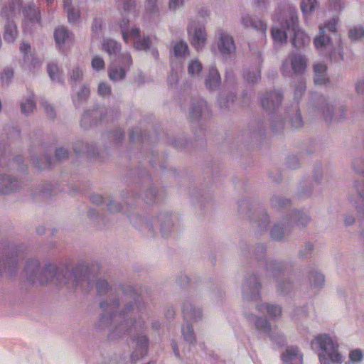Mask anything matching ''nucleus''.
I'll return each mask as SVG.
<instances>
[{"label":"nucleus","instance_id":"f257e3e1","mask_svg":"<svg viewBox=\"0 0 364 364\" xmlns=\"http://www.w3.org/2000/svg\"><path fill=\"white\" fill-rule=\"evenodd\" d=\"M119 292L122 294L120 299L100 303L102 314L97 325L100 328L109 327L112 338L129 336L134 348L131 358L134 361L146 354L149 345L142 313L144 305L132 287L122 288L118 290V294Z\"/></svg>","mask_w":364,"mask_h":364},{"label":"nucleus","instance_id":"f03ea898","mask_svg":"<svg viewBox=\"0 0 364 364\" xmlns=\"http://www.w3.org/2000/svg\"><path fill=\"white\" fill-rule=\"evenodd\" d=\"M39 262L36 259L27 261L24 272L28 282L31 284L39 283L43 284L48 282H55L58 284H65L68 288L75 289H80L84 291H89L95 284L97 293L102 296L109 292L112 294V289L107 280L97 279V277L88 273L87 269L82 265L77 266L73 271L69 272L67 267L60 269L53 264L46 265L44 269L39 272Z\"/></svg>","mask_w":364,"mask_h":364},{"label":"nucleus","instance_id":"7ed1b4c3","mask_svg":"<svg viewBox=\"0 0 364 364\" xmlns=\"http://www.w3.org/2000/svg\"><path fill=\"white\" fill-rule=\"evenodd\" d=\"M274 25L272 28V36L275 44L287 42V35L293 36L291 43L296 48H301L310 43L309 36L298 26L297 12L294 6H289L279 15L274 16Z\"/></svg>","mask_w":364,"mask_h":364},{"label":"nucleus","instance_id":"20e7f679","mask_svg":"<svg viewBox=\"0 0 364 364\" xmlns=\"http://www.w3.org/2000/svg\"><path fill=\"white\" fill-rule=\"evenodd\" d=\"M338 21V18L334 17L324 26H320L319 34L314 41L319 54L335 62L343 59L341 40L336 33Z\"/></svg>","mask_w":364,"mask_h":364},{"label":"nucleus","instance_id":"39448f33","mask_svg":"<svg viewBox=\"0 0 364 364\" xmlns=\"http://www.w3.org/2000/svg\"><path fill=\"white\" fill-rule=\"evenodd\" d=\"M311 348L318 350L321 364H342L345 357L339 352L337 338L326 333L316 336L311 342Z\"/></svg>","mask_w":364,"mask_h":364},{"label":"nucleus","instance_id":"423d86ee","mask_svg":"<svg viewBox=\"0 0 364 364\" xmlns=\"http://www.w3.org/2000/svg\"><path fill=\"white\" fill-rule=\"evenodd\" d=\"M182 313L184 319L187 321V323L182 326V336L187 343L193 344L196 342V336L192 324L188 322H196L201 318V309L194 304L191 300L186 299L182 305Z\"/></svg>","mask_w":364,"mask_h":364},{"label":"nucleus","instance_id":"0eeeda50","mask_svg":"<svg viewBox=\"0 0 364 364\" xmlns=\"http://www.w3.org/2000/svg\"><path fill=\"white\" fill-rule=\"evenodd\" d=\"M266 274L268 277H272L277 282V289L279 294H286L293 288L291 282L284 277V268L285 264L274 260L265 262Z\"/></svg>","mask_w":364,"mask_h":364},{"label":"nucleus","instance_id":"6e6552de","mask_svg":"<svg viewBox=\"0 0 364 364\" xmlns=\"http://www.w3.org/2000/svg\"><path fill=\"white\" fill-rule=\"evenodd\" d=\"M119 27L121 30L124 41L127 43L129 38H133L134 48L138 50H146L151 44L149 37L140 36V28L136 26H132L129 28V20L127 18H123L119 23Z\"/></svg>","mask_w":364,"mask_h":364},{"label":"nucleus","instance_id":"1a4fd4ad","mask_svg":"<svg viewBox=\"0 0 364 364\" xmlns=\"http://www.w3.org/2000/svg\"><path fill=\"white\" fill-rule=\"evenodd\" d=\"M309 221V217L301 211H294L290 218L287 219V225L284 227V224H276L270 231L271 237L274 240H282L286 232L289 230V226L295 223L298 226H305Z\"/></svg>","mask_w":364,"mask_h":364},{"label":"nucleus","instance_id":"9d476101","mask_svg":"<svg viewBox=\"0 0 364 364\" xmlns=\"http://www.w3.org/2000/svg\"><path fill=\"white\" fill-rule=\"evenodd\" d=\"M307 58L298 53H291L282 63L281 70L284 76L291 77L293 74H303L307 67Z\"/></svg>","mask_w":364,"mask_h":364},{"label":"nucleus","instance_id":"9b49d317","mask_svg":"<svg viewBox=\"0 0 364 364\" xmlns=\"http://www.w3.org/2000/svg\"><path fill=\"white\" fill-rule=\"evenodd\" d=\"M314 112H316V116L322 117L324 120L327 122H331L333 121H339L345 117V109L343 107L339 108L338 112L340 113L339 116H337L334 113V107L333 105H330L326 99L323 97H320L318 99L317 102L313 106Z\"/></svg>","mask_w":364,"mask_h":364},{"label":"nucleus","instance_id":"f8f14e48","mask_svg":"<svg viewBox=\"0 0 364 364\" xmlns=\"http://www.w3.org/2000/svg\"><path fill=\"white\" fill-rule=\"evenodd\" d=\"M250 318H255V326L256 329L265 336L269 337L271 341L276 343L278 345H282L284 343V338L283 334L272 328L270 323L264 318L258 317L251 315H247Z\"/></svg>","mask_w":364,"mask_h":364},{"label":"nucleus","instance_id":"ddd939ff","mask_svg":"<svg viewBox=\"0 0 364 364\" xmlns=\"http://www.w3.org/2000/svg\"><path fill=\"white\" fill-rule=\"evenodd\" d=\"M120 65L112 63L109 69V77L112 81L123 80L126 76V72L132 65V59L130 53H125L120 55L119 58Z\"/></svg>","mask_w":364,"mask_h":364},{"label":"nucleus","instance_id":"4468645a","mask_svg":"<svg viewBox=\"0 0 364 364\" xmlns=\"http://www.w3.org/2000/svg\"><path fill=\"white\" fill-rule=\"evenodd\" d=\"M261 284L255 274H248L242 284V298L245 301H256L260 298Z\"/></svg>","mask_w":364,"mask_h":364},{"label":"nucleus","instance_id":"2eb2a0df","mask_svg":"<svg viewBox=\"0 0 364 364\" xmlns=\"http://www.w3.org/2000/svg\"><path fill=\"white\" fill-rule=\"evenodd\" d=\"M21 0H11L9 6L10 13L8 14V21L4 26V39L8 43H12L15 41L18 36L16 25L11 18L16 14V11L20 10Z\"/></svg>","mask_w":364,"mask_h":364},{"label":"nucleus","instance_id":"dca6fc26","mask_svg":"<svg viewBox=\"0 0 364 364\" xmlns=\"http://www.w3.org/2000/svg\"><path fill=\"white\" fill-rule=\"evenodd\" d=\"M218 48L223 57L227 58L234 55L236 46L233 37L226 31L220 30L218 33Z\"/></svg>","mask_w":364,"mask_h":364},{"label":"nucleus","instance_id":"f3484780","mask_svg":"<svg viewBox=\"0 0 364 364\" xmlns=\"http://www.w3.org/2000/svg\"><path fill=\"white\" fill-rule=\"evenodd\" d=\"M283 99L280 91L274 90L267 92L261 97V104L263 109L269 114H276Z\"/></svg>","mask_w":364,"mask_h":364},{"label":"nucleus","instance_id":"a211bd4d","mask_svg":"<svg viewBox=\"0 0 364 364\" xmlns=\"http://www.w3.org/2000/svg\"><path fill=\"white\" fill-rule=\"evenodd\" d=\"M3 245L1 244V246ZM4 251L1 249V272L8 270L11 274L17 270L19 251L16 247H9L8 254L4 257Z\"/></svg>","mask_w":364,"mask_h":364},{"label":"nucleus","instance_id":"6ab92c4d","mask_svg":"<svg viewBox=\"0 0 364 364\" xmlns=\"http://www.w3.org/2000/svg\"><path fill=\"white\" fill-rule=\"evenodd\" d=\"M188 33L192 46L197 50H202L206 42V33L203 26H196L191 24L188 27Z\"/></svg>","mask_w":364,"mask_h":364},{"label":"nucleus","instance_id":"aec40b11","mask_svg":"<svg viewBox=\"0 0 364 364\" xmlns=\"http://www.w3.org/2000/svg\"><path fill=\"white\" fill-rule=\"evenodd\" d=\"M250 50L252 54L255 55L256 64L249 69H246L244 71V78L249 82H255L260 78V65L262 62L261 57V53L259 50H255V49L250 45Z\"/></svg>","mask_w":364,"mask_h":364},{"label":"nucleus","instance_id":"412c9836","mask_svg":"<svg viewBox=\"0 0 364 364\" xmlns=\"http://www.w3.org/2000/svg\"><path fill=\"white\" fill-rule=\"evenodd\" d=\"M354 187L357 192L356 197L358 200H355L353 196H350L349 201L356 208L359 215H361L364 220V184H360L356 181L354 184ZM361 234L364 239V230L362 231Z\"/></svg>","mask_w":364,"mask_h":364},{"label":"nucleus","instance_id":"4be33fe9","mask_svg":"<svg viewBox=\"0 0 364 364\" xmlns=\"http://www.w3.org/2000/svg\"><path fill=\"white\" fill-rule=\"evenodd\" d=\"M54 38L57 46L60 49H63L66 44L73 42L74 35L65 26H60L54 31Z\"/></svg>","mask_w":364,"mask_h":364},{"label":"nucleus","instance_id":"5701e85b","mask_svg":"<svg viewBox=\"0 0 364 364\" xmlns=\"http://www.w3.org/2000/svg\"><path fill=\"white\" fill-rule=\"evenodd\" d=\"M282 360L284 364H302L303 357L297 347L289 346L282 354Z\"/></svg>","mask_w":364,"mask_h":364},{"label":"nucleus","instance_id":"b1692460","mask_svg":"<svg viewBox=\"0 0 364 364\" xmlns=\"http://www.w3.org/2000/svg\"><path fill=\"white\" fill-rule=\"evenodd\" d=\"M25 26H33L41 21V14L39 10L34 6H28L23 11Z\"/></svg>","mask_w":364,"mask_h":364},{"label":"nucleus","instance_id":"393cba45","mask_svg":"<svg viewBox=\"0 0 364 364\" xmlns=\"http://www.w3.org/2000/svg\"><path fill=\"white\" fill-rule=\"evenodd\" d=\"M241 23L245 28H252L260 31L263 34L266 33L267 29V26L264 22L261 20L255 19L247 14L242 16Z\"/></svg>","mask_w":364,"mask_h":364},{"label":"nucleus","instance_id":"a878e982","mask_svg":"<svg viewBox=\"0 0 364 364\" xmlns=\"http://www.w3.org/2000/svg\"><path fill=\"white\" fill-rule=\"evenodd\" d=\"M221 82L220 75L215 65L209 68L208 73L205 80L206 87L210 90H216Z\"/></svg>","mask_w":364,"mask_h":364},{"label":"nucleus","instance_id":"bb28decb","mask_svg":"<svg viewBox=\"0 0 364 364\" xmlns=\"http://www.w3.org/2000/svg\"><path fill=\"white\" fill-rule=\"evenodd\" d=\"M63 8L67 14L68 22L77 23L80 22L81 13L78 6L72 5V0H63Z\"/></svg>","mask_w":364,"mask_h":364},{"label":"nucleus","instance_id":"cd10ccee","mask_svg":"<svg viewBox=\"0 0 364 364\" xmlns=\"http://www.w3.org/2000/svg\"><path fill=\"white\" fill-rule=\"evenodd\" d=\"M257 310L262 314H267L271 319H275L282 314V309L279 305L263 303L257 304Z\"/></svg>","mask_w":364,"mask_h":364},{"label":"nucleus","instance_id":"c85d7f7f","mask_svg":"<svg viewBox=\"0 0 364 364\" xmlns=\"http://www.w3.org/2000/svg\"><path fill=\"white\" fill-rule=\"evenodd\" d=\"M208 105L205 101L202 99L193 102L189 112L191 120H198L203 113L208 110Z\"/></svg>","mask_w":364,"mask_h":364},{"label":"nucleus","instance_id":"c756f323","mask_svg":"<svg viewBox=\"0 0 364 364\" xmlns=\"http://www.w3.org/2000/svg\"><path fill=\"white\" fill-rule=\"evenodd\" d=\"M173 50L174 58H173L172 60H173L176 65H178L179 63L181 64V59L186 56L189 52L187 43L183 41H177L173 45Z\"/></svg>","mask_w":364,"mask_h":364},{"label":"nucleus","instance_id":"7c9ffc66","mask_svg":"<svg viewBox=\"0 0 364 364\" xmlns=\"http://www.w3.org/2000/svg\"><path fill=\"white\" fill-rule=\"evenodd\" d=\"M100 114V120L104 119L106 117L101 116V111L99 109L87 110L84 112L81 119V125L84 128H87L88 126L95 123L97 120V117Z\"/></svg>","mask_w":364,"mask_h":364},{"label":"nucleus","instance_id":"2f4dec72","mask_svg":"<svg viewBox=\"0 0 364 364\" xmlns=\"http://www.w3.org/2000/svg\"><path fill=\"white\" fill-rule=\"evenodd\" d=\"M326 65L323 63L314 65V82L316 85H326L328 82V77L326 74Z\"/></svg>","mask_w":364,"mask_h":364},{"label":"nucleus","instance_id":"473e14b6","mask_svg":"<svg viewBox=\"0 0 364 364\" xmlns=\"http://www.w3.org/2000/svg\"><path fill=\"white\" fill-rule=\"evenodd\" d=\"M18 188V181L10 176L1 175V194H8L15 191Z\"/></svg>","mask_w":364,"mask_h":364},{"label":"nucleus","instance_id":"72a5a7b5","mask_svg":"<svg viewBox=\"0 0 364 364\" xmlns=\"http://www.w3.org/2000/svg\"><path fill=\"white\" fill-rule=\"evenodd\" d=\"M102 50L109 56L116 55L121 50V44L112 38H104L102 42Z\"/></svg>","mask_w":364,"mask_h":364},{"label":"nucleus","instance_id":"f704fd0d","mask_svg":"<svg viewBox=\"0 0 364 364\" xmlns=\"http://www.w3.org/2000/svg\"><path fill=\"white\" fill-rule=\"evenodd\" d=\"M35 108L34 94L30 92L21 100V111L25 115H28L33 112Z\"/></svg>","mask_w":364,"mask_h":364},{"label":"nucleus","instance_id":"c9c22d12","mask_svg":"<svg viewBox=\"0 0 364 364\" xmlns=\"http://www.w3.org/2000/svg\"><path fill=\"white\" fill-rule=\"evenodd\" d=\"M287 113L291 125L293 128L298 129L303 126L302 117L297 105H294L291 109L289 110Z\"/></svg>","mask_w":364,"mask_h":364},{"label":"nucleus","instance_id":"e433bc0d","mask_svg":"<svg viewBox=\"0 0 364 364\" xmlns=\"http://www.w3.org/2000/svg\"><path fill=\"white\" fill-rule=\"evenodd\" d=\"M118 10L122 15L133 13L136 15V4L134 0H117Z\"/></svg>","mask_w":364,"mask_h":364},{"label":"nucleus","instance_id":"4c0bfd02","mask_svg":"<svg viewBox=\"0 0 364 364\" xmlns=\"http://www.w3.org/2000/svg\"><path fill=\"white\" fill-rule=\"evenodd\" d=\"M73 149L76 154H87L90 157H92L97 154L96 148L94 145L85 144L82 141L76 142Z\"/></svg>","mask_w":364,"mask_h":364},{"label":"nucleus","instance_id":"58836bf2","mask_svg":"<svg viewBox=\"0 0 364 364\" xmlns=\"http://www.w3.org/2000/svg\"><path fill=\"white\" fill-rule=\"evenodd\" d=\"M92 42L98 41L102 36V20L100 18H94L92 26Z\"/></svg>","mask_w":364,"mask_h":364},{"label":"nucleus","instance_id":"ea45409f","mask_svg":"<svg viewBox=\"0 0 364 364\" xmlns=\"http://www.w3.org/2000/svg\"><path fill=\"white\" fill-rule=\"evenodd\" d=\"M48 75L53 82H63V77L62 73L59 70L56 64L50 63L47 66Z\"/></svg>","mask_w":364,"mask_h":364},{"label":"nucleus","instance_id":"a19ab883","mask_svg":"<svg viewBox=\"0 0 364 364\" xmlns=\"http://www.w3.org/2000/svg\"><path fill=\"white\" fill-rule=\"evenodd\" d=\"M161 226V232L164 237H166L172 227L171 215L168 214L161 215L159 218Z\"/></svg>","mask_w":364,"mask_h":364},{"label":"nucleus","instance_id":"79ce46f5","mask_svg":"<svg viewBox=\"0 0 364 364\" xmlns=\"http://www.w3.org/2000/svg\"><path fill=\"white\" fill-rule=\"evenodd\" d=\"M90 95V88L87 86H82L77 95L73 97V103L76 107H79L80 105L85 102Z\"/></svg>","mask_w":364,"mask_h":364},{"label":"nucleus","instance_id":"37998d69","mask_svg":"<svg viewBox=\"0 0 364 364\" xmlns=\"http://www.w3.org/2000/svg\"><path fill=\"white\" fill-rule=\"evenodd\" d=\"M181 70L182 65L181 63L176 65L173 60H171V73L168 77V83L171 87H173L178 83V73Z\"/></svg>","mask_w":364,"mask_h":364},{"label":"nucleus","instance_id":"c03bdc74","mask_svg":"<svg viewBox=\"0 0 364 364\" xmlns=\"http://www.w3.org/2000/svg\"><path fill=\"white\" fill-rule=\"evenodd\" d=\"M309 280L313 288L318 289L323 286L325 277L321 273L314 271L310 274Z\"/></svg>","mask_w":364,"mask_h":364},{"label":"nucleus","instance_id":"a18cd8bd","mask_svg":"<svg viewBox=\"0 0 364 364\" xmlns=\"http://www.w3.org/2000/svg\"><path fill=\"white\" fill-rule=\"evenodd\" d=\"M203 70V65L198 59L191 60L188 65V73L191 77H199Z\"/></svg>","mask_w":364,"mask_h":364},{"label":"nucleus","instance_id":"49530a36","mask_svg":"<svg viewBox=\"0 0 364 364\" xmlns=\"http://www.w3.org/2000/svg\"><path fill=\"white\" fill-rule=\"evenodd\" d=\"M348 36L352 41L362 40L364 38V27L361 25L351 27L348 31Z\"/></svg>","mask_w":364,"mask_h":364},{"label":"nucleus","instance_id":"de8ad7c7","mask_svg":"<svg viewBox=\"0 0 364 364\" xmlns=\"http://www.w3.org/2000/svg\"><path fill=\"white\" fill-rule=\"evenodd\" d=\"M317 6V0H304L301 3V9L306 17L310 14Z\"/></svg>","mask_w":364,"mask_h":364},{"label":"nucleus","instance_id":"09e8293b","mask_svg":"<svg viewBox=\"0 0 364 364\" xmlns=\"http://www.w3.org/2000/svg\"><path fill=\"white\" fill-rule=\"evenodd\" d=\"M24 63L31 72L34 73L42 65L43 61L37 57L31 55L30 60Z\"/></svg>","mask_w":364,"mask_h":364},{"label":"nucleus","instance_id":"8fccbe9b","mask_svg":"<svg viewBox=\"0 0 364 364\" xmlns=\"http://www.w3.org/2000/svg\"><path fill=\"white\" fill-rule=\"evenodd\" d=\"M91 65L94 70L101 71L105 68V63L102 57L96 55H94L91 60Z\"/></svg>","mask_w":364,"mask_h":364},{"label":"nucleus","instance_id":"3c124183","mask_svg":"<svg viewBox=\"0 0 364 364\" xmlns=\"http://www.w3.org/2000/svg\"><path fill=\"white\" fill-rule=\"evenodd\" d=\"M255 223L257 224L259 231H266L269 223V218L266 212H262Z\"/></svg>","mask_w":364,"mask_h":364},{"label":"nucleus","instance_id":"603ef678","mask_svg":"<svg viewBox=\"0 0 364 364\" xmlns=\"http://www.w3.org/2000/svg\"><path fill=\"white\" fill-rule=\"evenodd\" d=\"M363 354L360 349H354L350 351L349 360L350 361L346 364H354L360 363L363 360Z\"/></svg>","mask_w":364,"mask_h":364},{"label":"nucleus","instance_id":"864d4df0","mask_svg":"<svg viewBox=\"0 0 364 364\" xmlns=\"http://www.w3.org/2000/svg\"><path fill=\"white\" fill-rule=\"evenodd\" d=\"M272 205L277 208L280 209L283 207H289L290 205V200L288 199L283 198L279 196H275L272 199Z\"/></svg>","mask_w":364,"mask_h":364},{"label":"nucleus","instance_id":"5fc2aeb1","mask_svg":"<svg viewBox=\"0 0 364 364\" xmlns=\"http://www.w3.org/2000/svg\"><path fill=\"white\" fill-rule=\"evenodd\" d=\"M20 51L23 55V61L27 62L30 60L31 55V45L27 42H23L20 46Z\"/></svg>","mask_w":364,"mask_h":364},{"label":"nucleus","instance_id":"6e6d98bb","mask_svg":"<svg viewBox=\"0 0 364 364\" xmlns=\"http://www.w3.org/2000/svg\"><path fill=\"white\" fill-rule=\"evenodd\" d=\"M98 94L105 97L107 96H109L111 93V87L109 84L106 82H100L98 85Z\"/></svg>","mask_w":364,"mask_h":364},{"label":"nucleus","instance_id":"4d7b16f0","mask_svg":"<svg viewBox=\"0 0 364 364\" xmlns=\"http://www.w3.org/2000/svg\"><path fill=\"white\" fill-rule=\"evenodd\" d=\"M305 89H306L305 82L303 80H301L299 82V84L294 91V98L296 101H298L301 97L304 92L305 91Z\"/></svg>","mask_w":364,"mask_h":364},{"label":"nucleus","instance_id":"13d9d810","mask_svg":"<svg viewBox=\"0 0 364 364\" xmlns=\"http://www.w3.org/2000/svg\"><path fill=\"white\" fill-rule=\"evenodd\" d=\"M313 244L308 242L305 245L304 247L299 251V257L301 258L308 257L313 252Z\"/></svg>","mask_w":364,"mask_h":364},{"label":"nucleus","instance_id":"bf43d9fd","mask_svg":"<svg viewBox=\"0 0 364 364\" xmlns=\"http://www.w3.org/2000/svg\"><path fill=\"white\" fill-rule=\"evenodd\" d=\"M82 77V70L79 67H76L73 68L70 73V80L71 81L76 82L81 80Z\"/></svg>","mask_w":364,"mask_h":364},{"label":"nucleus","instance_id":"052dcab7","mask_svg":"<svg viewBox=\"0 0 364 364\" xmlns=\"http://www.w3.org/2000/svg\"><path fill=\"white\" fill-rule=\"evenodd\" d=\"M353 168L356 173L364 174V160L361 159H355L353 162Z\"/></svg>","mask_w":364,"mask_h":364},{"label":"nucleus","instance_id":"680f3d73","mask_svg":"<svg viewBox=\"0 0 364 364\" xmlns=\"http://www.w3.org/2000/svg\"><path fill=\"white\" fill-rule=\"evenodd\" d=\"M329 6L333 11H341L344 8L343 0H329Z\"/></svg>","mask_w":364,"mask_h":364},{"label":"nucleus","instance_id":"e2e57ef3","mask_svg":"<svg viewBox=\"0 0 364 364\" xmlns=\"http://www.w3.org/2000/svg\"><path fill=\"white\" fill-rule=\"evenodd\" d=\"M235 96L231 95L226 100L223 96H220L218 101L219 106L221 109H226L228 107L229 102H233Z\"/></svg>","mask_w":364,"mask_h":364},{"label":"nucleus","instance_id":"0e129e2a","mask_svg":"<svg viewBox=\"0 0 364 364\" xmlns=\"http://www.w3.org/2000/svg\"><path fill=\"white\" fill-rule=\"evenodd\" d=\"M156 195V190L154 188H150L146 192L145 201L146 203H151L154 201Z\"/></svg>","mask_w":364,"mask_h":364},{"label":"nucleus","instance_id":"69168bd1","mask_svg":"<svg viewBox=\"0 0 364 364\" xmlns=\"http://www.w3.org/2000/svg\"><path fill=\"white\" fill-rule=\"evenodd\" d=\"M14 76V71L11 68H6L4 70V72L1 73V82L6 80V82L9 83V82L12 79Z\"/></svg>","mask_w":364,"mask_h":364},{"label":"nucleus","instance_id":"338daca9","mask_svg":"<svg viewBox=\"0 0 364 364\" xmlns=\"http://www.w3.org/2000/svg\"><path fill=\"white\" fill-rule=\"evenodd\" d=\"M55 157L58 160H63L68 157V151L63 148H59L55 151Z\"/></svg>","mask_w":364,"mask_h":364},{"label":"nucleus","instance_id":"774afa93","mask_svg":"<svg viewBox=\"0 0 364 364\" xmlns=\"http://www.w3.org/2000/svg\"><path fill=\"white\" fill-rule=\"evenodd\" d=\"M108 210L111 213H117L119 212L122 210V205L120 203L111 201L107 204Z\"/></svg>","mask_w":364,"mask_h":364}]
</instances>
